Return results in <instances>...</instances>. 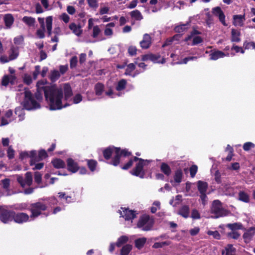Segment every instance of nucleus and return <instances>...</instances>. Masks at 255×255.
<instances>
[{
	"mask_svg": "<svg viewBox=\"0 0 255 255\" xmlns=\"http://www.w3.org/2000/svg\"><path fill=\"white\" fill-rule=\"evenodd\" d=\"M45 101L51 111L62 109V100L67 101L72 96L73 91L70 84L66 83L59 87L54 84L42 88Z\"/></svg>",
	"mask_w": 255,
	"mask_h": 255,
	"instance_id": "1",
	"label": "nucleus"
},
{
	"mask_svg": "<svg viewBox=\"0 0 255 255\" xmlns=\"http://www.w3.org/2000/svg\"><path fill=\"white\" fill-rule=\"evenodd\" d=\"M133 162H137V163L135 164V167L130 171V173L133 176L139 177L140 178H144L145 171L143 167L144 166L147 165L150 162V160L143 159L137 156H133L124 165L121 164L120 168L124 170H128L132 166Z\"/></svg>",
	"mask_w": 255,
	"mask_h": 255,
	"instance_id": "2",
	"label": "nucleus"
},
{
	"mask_svg": "<svg viewBox=\"0 0 255 255\" xmlns=\"http://www.w3.org/2000/svg\"><path fill=\"white\" fill-rule=\"evenodd\" d=\"M115 155L112 159L110 164L114 166H120L121 158L123 157H128L131 155V152L127 148L122 149L120 147L114 146H109L103 150V154L104 158L106 160L111 159L113 152Z\"/></svg>",
	"mask_w": 255,
	"mask_h": 255,
	"instance_id": "3",
	"label": "nucleus"
},
{
	"mask_svg": "<svg viewBox=\"0 0 255 255\" xmlns=\"http://www.w3.org/2000/svg\"><path fill=\"white\" fill-rule=\"evenodd\" d=\"M47 206L42 202H37L30 204L28 210L31 212L30 217L32 219L36 218L39 216L43 214L45 216H48V214L42 213V212L47 210Z\"/></svg>",
	"mask_w": 255,
	"mask_h": 255,
	"instance_id": "4",
	"label": "nucleus"
},
{
	"mask_svg": "<svg viewBox=\"0 0 255 255\" xmlns=\"http://www.w3.org/2000/svg\"><path fill=\"white\" fill-rule=\"evenodd\" d=\"M23 106L24 109L29 111L39 108L40 107V105L35 100L32 94L30 91H25L24 92V98L23 101Z\"/></svg>",
	"mask_w": 255,
	"mask_h": 255,
	"instance_id": "5",
	"label": "nucleus"
},
{
	"mask_svg": "<svg viewBox=\"0 0 255 255\" xmlns=\"http://www.w3.org/2000/svg\"><path fill=\"white\" fill-rule=\"evenodd\" d=\"M210 212L211 213L215 215V217L213 218L216 219L226 216L229 213L227 210L223 208L222 203L219 200H215L213 201Z\"/></svg>",
	"mask_w": 255,
	"mask_h": 255,
	"instance_id": "6",
	"label": "nucleus"
},
{
	"mask_svg": "<svg viewBox=\"0 0 255 255\" xmlns=\"http://www.w3.org/2000/svg\"><path fill=\"white\" fill-rule=\"evenodd\" d=\"M47 156L48 154L44 149L40 150L38 155H37V152L35 150H31L30 152V165H34L35 163L43 160Z\"/></svg>",
	"mask_w": 255,
	"mask_h": 255,
	"instance_id": "7",
	"label": "nucleus"
},
{
	"mask_svg": "<svg viewBox=\"0 0 255 255\" xmlns=\"http://www.w3.org/2000/svg\"><path fill=\"white\" fill-rule=\"evenodd\" d=\"M14 211L11 210L4 209L0 215V221L4 223L7 224L13 221Z\"/></svg>",
	"mask_w": 255,
	"mask_h": 255,
	"instance_id": "8",
	"label": "nucleus"
},
{
	"mask_svg": "<svg viewBox=\"0 0 255 255\" xmlns=\"http://www.w3.org/2000/svg\"><path fill=\"white\" fill-rule=\"evenodd\" d=\"M25 176V178L24 179L21 175H16L17 181L22 187H24L26 185L30 186L32 183V175L31 172H27Z\"/></svg>",
	"mask_w": 255,
	"mask_h": 255,
	"instance_id": "9",
	"label": "nucleus"
},
{
	"mask_svg": "<svg viewBox=\"0 0 255 255\" xmlns=\"http://www.w3.org/2000/svg\"><path fill=\"white\" fill-rule=\"evenodd\" d=\"M149 220V216L148 215H144L141 216L137 223V228H142V230L144 231L150 230L152 228V225L148 224Z\"/></svg>",
	"mask_w": 255,
	"mask_h": 255,
	"instance_id": "10",
	"label": "nucleus"
},
{
	"mask_svg": "<svg viewBox=\"0 0 255 255\" xmlns=\"http://www.w3.org/2000/svg\"><path fill=\"white\" fill-rule=\"evenodd\" d=\"M160 58V55L159 54H154L151 53L143 55L141 56V60L143 61L149 60L154 63L164 64L165 63L166 61L164 58H162L161 60H159Z\"/></svg>",
	"mask_w": 255,
	"mask_h": 255,
	"instance_id": "11",
	"label": "nucleus"
},
{
	"mask_svg": "<svg viewBox=\"0 0 255 255\" xmlns=\"http://www.w3.org/2000/svg\"><path fill=\"white\" fill-rule=\"evenodd\" d=\"M122 211H119L121 216L123 217L126 221L132 220L136 218L135 211L129 210L128 208H121Z\"/></svg>",
	"mask_w": 255,
	"mask_h": 255,
	"instance_id": "12",
	"label": "nucleus"
},
{
	"mask_svg": "<svg viewBox=\"0 0 255 255\" xmlns=\"http://www.w3.org/2000/svg\"><path fill=\"white\" fill-rule=\"evenodd\" d=\"M30 216L26 213L14 211L13 221L17 224H23L29 221Z\"/></svg>",
	"mask_w": 255,
	"mask_h": 255,
	"instance_id": "13",
	"label": "nucleus"
},
{
	"mask_svg": "<svg viewBox=\"0 0 255 255\" xmlns=\"http://www.w3.org/2000/svg\"><path fill=\"white\" fill-rule=\"evenodd\" d=\"M212 12L214 15L218 17L220 21L223 25L227 26L225 21V15L220 7L217 6L213 8Z\"/></svg>",
	"mask_w": 255,
	"mask_h": 255,
	"instance_id": "14",
	"label": "nucleus"
},
{
	"mask_svg": "<svg viewBox=\"0 0 255 255\" xmlns=\"http://www.w3.org/2000/svg\"><path fill=\"white\" fill-rule=\"evenodd\" d=\"M67 169L69 171L74 173L79 169V166L77 162L71 158H68L67 160Z\"/></svg>",
	"mask_w": 255,
	"mask_h": 255,
	"instance_id": "15",
	"label": "nucleus"
},
{
	"mask_svg": "<svg viewBox=\"0 0 255 255\" xmlns=\"http://www.w3.org/2000/svg\"><path fill=\"white\" fill-rule=\"evenodd\" d=\"M255 235V227H252L243 234V237L246 243H249Z\"/></svg>",
	"mask_w": 255,
	"mask_h": 255,
	"instance_id": "16",
	"label": "nucleus"
},
{
	"mask_svg": "<svg viewBox=\"0 0 255 255\" xmlns=\"http://www.w3.org/2000/svg\"><path fill=\"white\" fill-rule=\"evenodd\" d=\"M231 40L232 42H240L241 41V33L239 29L232 28L231 29Z\"/></svg>",
	"mask_w": 255,
	"mask_h": 255,
	"instance_id": "17",
	"label": "nucleus"
},
{
	"mask_svg": "<svg viewBox=\"0 0 255 255\" xmlns=\"http://www.w3.org/2000/svg\"><path fill=\"white\" fill-rule=\"evenodd\" d=\"M151 44V37L148 34L143 35V39L140 42V45L142 49L148 48Z\"/></svg>",
	"mask_w": 255,
	"mask_h": 255,
	"instance_id": "18",
	"label": "nucleus"
},
{
	"mask_svg": "<svg viewBox=\"0 0 255 255\" xmlns=\"http://www.w3.org/2000/svg\"><path fill=\"white\" fill-rule=\"evenodd\" d=\"M37 91L34 94L35 98L38 101H41L43 99L42 92H43L42 88L44 86L43 82L38 81L36 85Z\"/></svg>",
	"mask_w": 255,
	"mask_h": 255,
	"instance_id": "19",
	"label": "nucleus"
},
{
	"mask_svg": "<svg viewBox=\"0 0 255 255\" xmlns=\"http://www.w3.org/2000/svg\"><path fill=\"white\" fill-rule=\"evenodd\" d=\"M69 28L72 31V32L77 36H79L82 33L83 30L81 29V25L79 24L77 25L74 22H72L70 24Z\"/></svg>",
	"mask_w": 255,
	"mask_h": 255,
	"instance_id": "20",
	"label": "nucleus"
},
{
	"mask_svg": "<svg viewBox=\"0 0 255 255\" xmlns=\"http://www.w3.org/2000/svg\"><path fill=\"white\" fill-rule=\"evenodd\" d=\"M222 255H236V249L233 245L228 244L225 248V250L222 251Z\"/></svg>",
	"mask_w": 255,
	"mask_h": 255,
	"instance_id": "21",
	"label": "nucleus"
},
{
	"mask_svg": "<svg viewBox=\"0 0 255 255\" xmlns=\"http://www.w3.org/2000/svg\"><path fill=\"white\" fill-rule=\"evenodd\" d=\"M190 208L188 205L182 206L178 210V214L186 219L189 217Z\"/></svg>",
	"mask_w": 255,
	"mask_h": 255,
	"instance_id": "22",
	"label": "nucleus"
},
{
	"mask_svg": "<svg viewBox=\"0 0 255 255\" xmlns=\"http://www.w3.org/2000/svg\"><path fill=\"white\" fill-rule=\"evenodd\" d=\"M210 59L211 60H216L220 58H223L226 56L224 52L220 50L212 51L210 54Z\"/></svg>",
	"mask_w": 255,
	"mask_h": 255,
	"instance_id": "23",
	"label": "nucleus"
},
{
	"mask_svg": "<svg viewBox=\"0 0 255 255\" xmlns=\"http://www.w3.org/2000/svg\"><path fill=\"white\" fill-rule=\"evenodd\" d=\"M233 24L235 26H242L245 20V15H234L233 16Z\"/></svg>",
	"mask_w": 255,
	"mask_h": 255,
	"instance_id": "24",
	"label": "nucleus"
},
{
	"mask_svg": "<svg viewBox=\"0 0 255 255\" xmlns=\"http://www.w3.org/2000/svg\"><path fill=\"white\" fill-rule=\"evenodd\" d=\"M54 168L56 169L64 168L66 166L65 162L60 158H55L51 161Z\"/></svg>",
	"mask_w": 255,
	"mask_h": 255,
	"instance_id": "25",
	"label": "nucleus"
},
{
	"mask_svg": "<svg viewBox=\"0 0 255 255\" xmlns=\"http://www.w3.org/2000/svg\"><path fill=\"white\" fill-rule=\"evenodd\" d=\"M208 185L206 182L199 180L197 182V188L200 194L206 193Z\"/></svg>",
	"mask_w": 255,
	"mask_h": 255,
	"instance_id": "26",
	"label": "nucleus"
},
{
	"mask_svg": "<svg viewBox=\"0 0 255 255\" xmlns=\"http://www.w3.org/2000/svg\"><path fill=\"white\" fill-rule=\"evenodd\" d=\"M5 26L9 28L14 22V18L11 14H6L4 15L3 18Z\"/></svg>",
	"mask_w": 255,
	"mask_h": 255,
	"instance_id": "27",
	"label": "nucleus"
},
{
	"mask_svg": "<svg viewBox=\"0 0 255 255\" xmlns=\"http://www.w3.org/2000/svg\"><path fill=\"white\" fill-rule=\"evenodd\" d=\"M53 18L52 16H47L46 18V26L48 36H50L52 34Z\"/></svg>",
	"mask_w": 255,
	"mask_h": 255,
	"instance_id": "28",
	"label": "nucleus"
},
{
	"mask_svg": "<svg viewBox=\"0 0 255 255\" xmlns=\"http://www.w3.org/2000/svg\"><path fill=\"white\" fill-rule=\"evenodd\" d=\"M238 199L241 201L248 203L250 202V196L245 191H240L238 194Z\"/></svg>",
	"mask_w": 255,
	"mask_h": 255,
	"instance_id": "29",
	"label": "nucleus"
},
{
	"mask_svg": "<svg viewBox=\"0 0 255 255\" xmlns=\"http://www.w3.org/2000/svg\"><path fill=\"white\" fill-rule=\"evenodd\" d=\"M160 170L165 175L168 176L171 173V170L170 167L165 162H163L160 165Z\"/></svg>",
	"mask_w": 255,
	"mask_h": 255,
	"instance_id": "30",
	"label": "nucleus"
},
{
	"mask_svg": "<svg viewBox=\"0 0 255 255\" xmlns=\"http://www.w3.org/2000/svg\"><path fill=\"white\" fill-rule=\"evenodd\" d=\"M129 14L131 17L135 20L140 21L143 19L141 12L137 9L130 12Z\"/></svg>",
	"mask_w": 255,
	"mask_h": 255,
	"instance_id": "31",
	"label": "nucleus"
},
{
	"mask_svg": "<svg viewBox=\"0 0 255 255\" xmlns=\"http://www.w3.org/2000/svg\"><path fill=\"white\" fill-rule=\"evenodd\" d=\"M183 177V172L181 169H178L175 172L173 178L176 183H180L182 181Z\"/></svg>",
	"mask_w": 255,
	"mask_h": 255,
	"instance_id": "32",
	"label": "nucleus"
},
{
	"mask_svg": "<svg viewBox=\"0 0 255 255\" xmlns=\"http://www.w3.org/2000/svg\"><path fill=\"white\" fill-rule=\"evenodd\" d=\"M94 90L97 96H101L104 90V85L101 83H97L95 85Z\"/></svg>",
	"mask_w": 255,
	"mask_h": 255,
	"instance_id": "33",
	"label": "nucleus"
},
{
	"mask_svg": "<svg viewBox=\"0 0 255 255\" xmlns=\"http://www.w3.org/2000/svg\"><path fill=\"white\" fill-rule=\"evenodd\" d=\"M146 241V239L145 238H138L135 240L134 241L135 247L139 250L142 249L145 245Z\"/></svg>",
	"mask_w": 255,
	"mask_h": 255,
	"instance_id": "34",
	"label": "nucleus"
},
{
	"mask_svg": "<svg viewBox=\"0 0 255 255\" xmlns=\"http://www.w3.org/2000/svg\"><path fill=\"white\" fill-rule=\"evenodd\" d=\"M87 166L91 171L94 172L97 166L98 162L94 159H87Z\"/></svg>",
	"mask_w": 255,
	"mask_h": 255,
	"instance_id": "35",
	"label": "nucleus"
},
{
	"mask_svg": "<svg viewBox=\"0 0 255 255\" xmlns=\"http://www.w3.org/2000/svg\"><path fill=\"white\" fill-rule=\"evenodd\" d=\"M60 72L56 70H54L51 72L49 78L52 82H55L60 78Z\"/></svg>",
	"mask_w": 255,
	"mask_h": 255,
	"instance_id": "36",
	"label": "nucleus"
},
{
	"mask_svg": "<svg viewBox=\"0 0 255 255\" xmlns=\"http://www.w3.org/2000/svg\"><path fill=\"white\" fill-rule=\"evenodd\" d=\"M22 21L24 23L29 26H31L35 23V19L34 18L30 16H25L22 18Z\"/></svg>",
	"mask_w": 255,
	"mask_h": 255,
	"instance_id": "37",
	"label": "nucleus"
},
{
	"mask_svg": "<svg viewBox=\"0 0 255 255\" xmlns=\"http://www.w3.org/2000/svg\"><path fill=\"white\" fill-rule=\"evenodd\" d=\"M132 246L129 244L124 246L121 250V255H128L132 250Z\"/></svg>",
	"mask_w": 255,
	"mask_h": 255,
	"instance_id": "38",
	"label": "nucleus"
},
{
	"mask_svg": "<svg viewBox=\"0 0 255 255\" xmlns=\"http://www.w3.org/2000/svg\"><path fill=\"white\" fill-rule=\"evenodd\" d=\"M127 81L125 79H122L120 80L116 87V89L118 91H121L126 88L127 85Z\"/></svg>",
	"mask_w": 255,
	"mask_h": 255,
	"instance_id": "39",
	"label": "nucleus"
},
{
	"mask_svg": "<svg viewBox=\"0 0 255 255\" xmlns=\"http://www.w3.org/2000/svg\"><path fill=\"white\" fill-rule=\"evenodd\" d=\"M128 241V238L127 236H122L118 239L116 243V246L118 247H120L124 244H126Z\"/></svg>",
	"mask_w": 255,
	"mask_h": 255,
	"instance_id": "40",
	"label": "nucleus"
},
{
	"mask_svg": "<svg viewBox=\"0 0 255 255\" xmlns=\"http://www.w3.org/2000/svg\"><path fill=\"white\" fill-rule=\"evenodd\" d=\"M227 227L230 230L234 231L236 230L241 229L242 228V225L241 223H235L233 224H228Z\"/></svg>",
	"mask_w": 255,
	"mask_h": 255,
	"instance_id": "41",
	"label": "nucleus"
},
{
	"mask_svg": "<svg viewBox=\"0 0 255 255\" xmlns=\"http://www.w3.org/2000/svg\"><path fill=\"white\" fill-rule=\"evenodd\" d=\"M135 69V66L134 63H130L127 65L125 74L126 75H131V72Z\"/></svg>",
	"mask_w": 255,
	"mask_h": 255,
	"instance_id": "42",
	"label": "nucleus"
},
{
	"mask_svg": "<svg viewBox=\"0 0 255 255\" xmlns=\"http://www.w3.org/2000/svg\"><path fill=\"white\" fill-rule=\"evenodd\" d=\"M171 242L170 241H165L162 242H156L155 243L152 248L154 249L161 248L165 246H169L170 245Z\"/></svg>",
	"mask_w": 255,
	"mask_h": 255,
	"instance_id": "43",
	"label": "nucleus"
},
{
	"mask_svg": "<svg viewBox=\"0 0 255 255\" xmlns=\"http://www.w3.org/2000/svg\"><path fill=\"white\" fill-rule=\"evenodd\" d=\"M187 24L188 23H186L175 26L174 28L175 31L177 33H182L184 32L187 28Z\"/></svg>",
	"mask_w": 255,
	"mask_h": 255,
	"instance_id": "44",
	"label": "nucleus"
},
{
	"mask_svg": "<svg viewBox=\"0 0 255 255\" xmlns=\"http://www.w3.org/2000/svg\"><path fill=\"white\" fill-rule=\"evenodd\" d=\"M207 234L209 236H212L214 239L217 240H220L221 238V235L218 231H208Z\"/></svg>",
	"mask_w": 255,
	"mask_h": 255,
	"instance_id": "45",
	"label": "nucleus"
},
{
	"mask_svg": "<svg viewBox=\"0 0 255 255\" xmlns=\"http://www.w3.org/2000/svg\"><path fill=\"white\" fill-rule=\"evenodd\" d=\"M45 31V28H41L38 29L36 32V36L40 39L44 38L45 37L44 32Z\"/></svg>",
	"mask_w": 255,
	"mask_h": 255,
	"instance_id": "46",
	"label": "nucleus"
},
{
	"mask_svg": "<svg viewBox=\"0 0 255 255\" xmlns=\"http://www.w3.org/2000/svg\"><path fill=\"white\" fill-rule=\"evenodd\" d=\"M203 38L199 36H194L193 38L192 43L191 44V45H198L202 42H203Z\"/></svg>",
	"mask_w": 255,
	"mask_h": 255,
	"instance_id": "47",
	"label": "nucleus"
},
{
	"mask_svg": "<svg viewBox=\"0 0 255 255\" xmlns=\"http://www.w3.org/2000/svg\"><path fill=\"white\" fill-rule=\"evenodd\" d=\"M255 147L254 143L251 142H247L243 145V148L245 151H249Z\"/></svg>",
	"mask_w": 255,
	"mask_h": 255,
	"instance_id": "48",
	"label": "nucleus"
},
{
	"mask_svg": "<svg viewBox=\"0 0 255 255\" xmlns=\"http://www.w3.org/2000/svg\"><path fill=\"white\" fill-rule=\"evenodd\" d=\"M191 217L194 220H196L200 219L201 216L198 211L194 209L192 210Z\"/></svg>",
	"mask_w": 255,
	"mask_h": 255,
	"instance_id": "49",
	"label": "nucleus"
},
{
	"mask_svg": "<svg viewBox=\"0 0 255 255\" xmlns=\"http://www.w3.org/2000/svg\"><path fill=\"white\" fill-rule=\"evenodd\" d=\"M2 184V188L4 189L7 190L10 186V179L8 178H5L1 180Z\"/></svg>",
	"mask_w": 255,
	"mask_h": 255,
	"instance_id": "50",
	"label": "nucleus"
},
{
	"mask_svg": "<svg viewBox=\"0 0 255 255\" xmlns=\"http://www.w3.org/2000/svg\"><path fill=\"white\" fill-rule=\"evenodd\" d=\"M78 62V58L76 56H73L70 61V66L71 69L76 67Z\"/></svg>",
	"mask_w": 255,
	"mask_h": 255,
	"instance_id": "51",
	"label": "nucleus"
},
{
	"mask_svg": "<svg viewBox=\"0 0 255 255\" xmlns=\"http://www.w3.org/2000/svg\"><path fill=\"white\" fill-rule=\"evenodd\" d=\"M101 32V30L98 25H95L93 26V34L92 37L93 38H96Z\"/></svg>",
	"mask_w": 255,
	"mask_h": 255,
	"instance_id": "52",
	"label": "nucleus"
},
{
	"mask_svg": "<svg viewBox=\"0 0 255 255\" xmlns=\"http://www.w3.org/2000/svg\"><path fill=\"white\" fill-rule=\"evenodd\" d=\"M197 170L198 167L196 165H193L190 167L189 171L191 177L193 178L195 176L197 172Z\"/></svg>",
	"mask_w": 255,
	"mask_h": 255,
	"instance_id": "53",
	"label": "nucleus"
},
{
	"mask_svg": "<svg viewBox=\"0 0 255 255\" xmlns=\"http://www.w3.org/2000/svg\"><path fill=\"white\" fill-rule=\"evenodd\" d=\"M229 150V153L228 156L226 158V160L228 161H230L232 160V157L234 155L233 154V148L232 147L230 146V145H228L227 147Z\"/></svg>",
	"mask_w": 255,
	"mask_h": 255,
	"instance_id": "54",
	"label": "nucleus"
},
{
	"mask_svg": "<svg viewBox=\"0 0 255 255\" xmlns=\"http://www.w3.org/2000/svg\"><path fill=\"white\" fill-rule=\"evenodd\" d=\"M128 51V54L131 56H133L136 54L137 49L135 46L131 45L129 46Z\"/></svg>",
	"mask_w": 255,
	"mask_h": 255,
	"instance_id": "55",
	"label": "nucleus"
},
{
	"mask_svg": "<svg viewBox=\"0 0 255 255\" xmlns=\"http://www.w3.org/2000/svg\"><path fill=\"white\" fill-rule=\"evenodd\" d=\"M34 181L37 184H40L42 180V174L39 172L34 173Z\"/></svg>",
	"mask_w": 255,
	"mask_h": 255,
	"instance_id": "56",
	"label": "nucleus"
},
{
	"mask_svg": "<svg viewBox=\"0 0 255 255\" xmlns=\"http://www.w3.org/2000/svg\"><path fill=\"white\" fill-rule=\"evenodd\" d=\"M227 236L229 238L237 240L240 237V234L237 232L233 231L228 233Z\"/></svg>",
	"mask_w": 255,
	"mask_h": 255,
	"instance_id": "57",
	"label": "nucleus"
},
{
	"mask_svg": "<svg viewBox=\"0 0 255 255\" xmlns=\"http://www.w3.org/2000/svg\"><path fill=\"white\" fill-rule=\"evenodd\" d=\"M87 2L91 8L96 9L98 7V0H87Z\"/></svg>",
	"mask_w": 255,
	"mask_h": 255,
	"instance_id": "58",
	"label": "nucleus"
},
{
	"mask_svg": "<svg viewBox=\"0 0 255 255\" xmlns=\"http://www.w3.org/2000/svg\"><path fill=\"white\" fill-rule=\"evenodd\" d=\"M40 66L36 65L34 67V71L33 72V78L34 79H36L37 76L40 74Z\"/></svg>",
	"mask_w": 255,
	"mask_h": 255,
	"instance_id": "59",
	"label": "nucleus"
},
{
	"mask_svg": "<svg viewBox=\"0 0 255 255\" xmlns=\"http://www.w3.org/2000/svg\"><path fill=\"white\" fill-rule=\"evenodd\" d=\"M231 50H234L236 53L241 52L242 54H244L245 53V50L243 49V48L242 47H240L235 44H234L233 45V46L231 48Z\"/></svg>",
	"mask_w": 255,
	"mask_h": 255,
	"instance_id": "60",
	"label": "nucleus"
},
{
	"mask_svg": "<svg viewBox=\"0 0 255 255\" xmlns=\"http://www.w3.org/2000/svg\"><path fill=\"white\" fill-rule=\"evenodd\" d=\"M7 157L9 159H11L14 158V151L12 148L11 146H9L7 151Z\"/></svg>",
	"mask_w": 255,
	"mask_h": 255,
	"instance_id": "61",
	"label": "nucleus"
},
{
	"mask_svg": "<svg viewBox=\"0 0 255 255\" xmlns=\"http://www.w3.org/2000/svg\"><path fill=\"white\" fill-rule=\"evenodd\" d=\"M23 40L24 38L22 35L17 36L13 39L14 44L16 45L21 44L23 42Z\"/></svg>",
	"mask_w": 255,
	"mask_h": 255,
	"instance_id": "62",
	"label": "nucleus"
},
{
	"mask_svg": "<svg viewBox=\"0 0 255 255\" xmlns=\"http://www.w3.org/2000/svg\"><path fill=\"white\" fill-rule=\"evenodd\" d=\"M82 100V96L80 94H77L73 98V103L74 104H78Z\"/></svg>",
	"mask_w": 255,
	"mask_h": 255,
	"instance_id": "63",
	"label": "nucleus"
},
{
	"mask_svg": "<svg viewBox=\"0 0 255 255\" xmlns=\"http://www.w3.org/2000/svg\"><path fill=\"white\" fill-rule=\"evenodd\" d=\"M9 82V78L8 75H4L1 80V85L4 86H7Z\"/></svg>",
	"mask_w": 255,
	"mask_h": 255,
	"instance_id": "64",
	"label": "nucleus"
}]
</instances>
